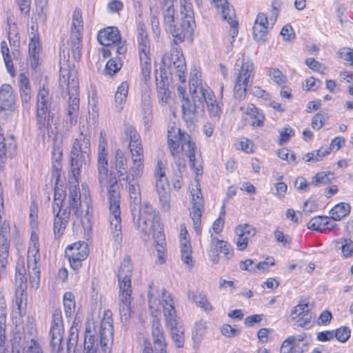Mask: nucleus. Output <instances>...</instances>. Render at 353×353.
Returning a JSON list of instances; mask_svg holds the SVG:
<instances>
[{"label": "nucleus", "mask_w": 353, "mask_h": 353, "mask_svg": "<svg viewBox=\"0 0 353 353\" xmlns=\"http://www.w3.org/2000/svg\"><path fill=\"white\" fill-rule=\"evenodd\" d=\"M132 265L129 256H125L122 261L117 273L119 285V310L122 321L127 322L131 317L132 308Z\"/></svg>", "instance_id": "obj_2"}, {"label": "nucleus", "mask_w": 353, "mask_h": 353, "mask_svg": "<svg viewBox=\"0 0 353 353\" xmlns=\"http://www.w3.org/2000/svg\"><path fill=\"white\" fill-rule=\"evenodd\" d=\"M68 202L69 207H66L65 208H68L70 211L72 210L73 211L74 215L76 216L77 218L80 217L82 214V212L80 210L81 207V199H72L71 200H68Z\"/></svg>", "instance_id": "obj_53"}, {"label": "nucleus", "mask_w": 353, "mask_h": 353, "mask_svg": "<svg viewBox=\"0 0 353 353\" xmlns=\"http://www.w3.org/2000/svg\"><path fill=\"white\" fill-rule=\"evenodd\" d=\"M128 88L127 81H123L117 88L115 94V103L118 112H121L123 109V104L125 103L128 93Z\"/></svg>", "instance_id": "obj_34"}, {"label": "nucleus", "mask_w": 353, "mask_h": 353, "mask_svg": "<svg viewBox=\"0 0 353 353\" xmlns=\"http://www.w3.org/2000/svg\"><path fill=\"white\" fill-rule=\"evenodd\" d=\"M238 59L234 68V85L233 88L234 97L239 100H243L249 86L253 81L254 76V66L250 61H241Z\"/></svg>", "instance_id": "obj_7"}, {"label": "nucleus", "mask_w": 353, "mask_h": 353, "mask_svg": "<svg viewBox=\"0 0 353 353\" xmlns=\"http://www.w3.org/2000/svg\"><path fill=\"white\" fill-rule=\"evenodd\" d=\"M240 110L243 114L248 115L252 119H254L252 125L254 127H261L263 125L265 117L263 114L254 106V105L248 104L246 106L241 107Z\"/></svg>", "instance_id": "obj_30"}, {"label": "nucleus", "mask_w": 353, "mask_h": 353, "mask_svg": "<svg viewBox=\"0 0 353 353\" xmlns=\"http://www.w3.org/2000/svg\"><path fill=\"white\" fill-rule=\"evenodd\" d=\"M83 34V23H72L70 37V48L72 57L76 61H79L81 58Z\"/></svg>", "instance_id": "obj_18"}, {"label": "nucleus", "mask_w": 353, "mask_h": 353, "mask_svg": "<svg viewBox=\"0 0 353 353\" xmlns=\"http://www.w3.org/2000/svg\"><path fill=\"white\" fill-rule=\"evenodd\" d=\"M96 333L94 323L88 321L84 333L85 353H97L98 347L103 353H111L114 341L112 319H103L97 336Z\"/></svg>", "instance_id": "obj_1"}, {"label": "nucleus", "mask_w": 353, "mask_h": 353, "mask_svg": "<svg viewBox=\"0 0 353 353\" xmlns=\"http://www.w3.org/2000/svg\"><path fill=\"white\" fill-rule=\"evenodd\" d=\"M196 23H169L166 30L173 39L171 45L176 46L185 40L192 43L194 39V30Z\"/></svg>", "instance_id": "obj_14"}, {"label": "nucleus", "mask_w": 353, "mask_h": 353, "mask_svg": "<svg viewBox=\"0 0 353 353\" xmlns=\"http://www.w3.org/2000/svg\"><path fill=\"white\" fill-rule=\"evenodd\" d=\"M6 307L5 303L0 305V353H13L16 351L19 353V349L16 345L17 337L14 336L12 342V351L10 352L4 347L6 341Z\"/></svg>", "instance_id": "obj_24"}, {"label": "nucleus", "mask_w": 353, "mask_h": 353, "mask_svg": "<svg viewBox=\"0 0 353 353\" xmlns=\"http://www.w3.org/2000/svg\"><path fill=\"white\" fill-rule=\"evenodd\" d=\"M196 90L199 95L201 97V100H202L204 105L205 103H206L207 107H208V105L217 103L215 96L209 87H197Z\"/></svg>", "instance_id": "obj_41"}, {"label": "nucleus", "mask_w": 353, "mask_h": 353, "mask_svg": "<svg viewBox=\"0 0 353 353\" xmlns=\"http://www.w3.org/2000/svg\"><path fill=\"white\" fill-rule=\"evenodd\" d=\"M268 74L279 85H283L287 81L286 77L278 68L270 69Z\"/></svg>", "instance_id": "obj_50"}, {"label": "nucleus", "mask_w": 353, "mask_h": 353, "mask_svg": "<svg viewBox=\"0 0 353 353\" xmlns=\"http://www.w3.org/2000/svg\"><path fill=\"white\" fill-rule=\"evenodd\" d=\"M17 143L14 137L11 135L6 138L0 131V170L4 168L7 157L12 158L16 152Z\"/></svg>", "instance_id": "obj_21"}, {"label": "nucleus", "mask_w": 353, "mask_h": 353, "mask_svg": "<svg viewBox=\"0 0 353 353\" xmlns=\"http://www.w3.org/2000/svg\"><path fill=\"white\" fill-rule=\"evenodd\" d=\"M188 232L181 233V259L183 262L190 267L193 266V261L192 257V248L189 239L187 238Z\"/></svg>", "instance_id": "obj_29"}, {"label": "nucleus", "mask_w": 353, "mask_h": 353, "mask_svg": "<svg viewBox=\"0 0 353 353\" xmlns=\"http://www.w3.org/2000/svg\"><path fill=\"white\" fill-rule=\"evenodd\" d=\"M324 216H318L312 218L307 223V229L323 232L324 231L325 221H323Z\"/></svg>", "instance_id": "obj_49"}, {"label": "nucleus", "mask_w": 353, "mask_h": 353, "mask_svg": "<svg viewBox=\"0 0 353 353\" xmlns=\"http://www.w3.org/2000/svg\"><path fill=\"white\" fill-rule=\"evenodd\" d=\"M40 259L39 248L34 244L28 252V268L30 283L32 288L37 289L40 282V268L37 265Z\"/></svg>", "instance_id": "obj_16"}, {"label": "nucleus", "mask_w": 353, "mask_h": 353, "mask_svg": "<svg viewBox=\"0 0 353 353\" xmlns=\"http://www.w3.org/2000/svg\"><path fill=\"white\" fill-rule=\"evenodd\" d=\"M334 337L341 342H346L350 336V329L346 326H342L334 331Z\"/></svg>", "instance_id": "obj_52"}, {"label": "nucleus", "mask_w": 353, "mask_h": 353, "mask_svg": "<svg viewBox=\"0 0 353 353\" xmlns=\"http://www.w3.org/2000/svg\"><path fill=\"white\" fill-rule=\"evenodd\" d=\"M183 22H195L192 4L189 0H180Z\"/></svg>", "instance_id": "obj_39"}, {"label": "nucleus", "mask_w": 353, "mask_h": 353, "mask_svg": "<svg viewBox=\"0 0 353 353\" xmlns=\"http://www.w3.org/2000/svg\"><path fill=\"white\" fill-rule=\"evenodd\" d=\"M334 179V173L331 172H319L312 178L311 185L314 186L327 185L330 183Z\"/></svg>", "instance_id": "obj_40"}, {"label": "nucleus", "mask_w": 353, "mask_h": 353, "mask_svg": "<svg viewBox=\"0 0 353 353\" xmlns=\"http://www.w3.org/2000/svg\"><path fill=\"white\" fill-rule=\"evenodd\" d=\"M107 141L103 132L100 133V138L98 146L97 154V170H98V181L101 190L107 186L108 173V150Z\"/></svg>", "instance_id": "obj_11"}, {"label": "nucleus", "mask_w": 353, "mask_h": 353, "mask_svg": "<svg viewBox=\"0 0 353 353\" xmlns=\"http://www.w3.org/2000/svg\"><path fill=\"white\" fill-rule=\"evenodd\" d=\"M122 66V60L121 57H117L110 59L105 65V72L109 76L114 75Z\"/></svg>", "instance_id": "obj_44"}, {"label": "nucleus", "mask_w": 353, "mask_h": 353, "mask_svg": "<svg viewBox=\"0 0 353 353\" xmlns=\"http://www.w3.org/2000/svg\"><path fill=\"white\" fill-rule=\"evenodd\" d=\"M294 135V132L291 127H290V126L285 127L280 132V138L279 140V144L283 145V143L288 141V140Z\"/></svg>", "instance_id": "obj_56"}, {"label": "nucleus", "mask_w": 353, "mask_h": 353, "mask_svg": "<svg viewBox=\"0 0 353 353\" xmlns=\"http://www.w3.org/2000/svg\"><path fill=\"white\" fill-rule=\"evenodd\" d=\"M350 212V205L348 203H340L331 209L330 214L334 221H340Z\"/></svg>", "instance_id": "obj_37"}, {"label": "nucleus", "mask_w": 353, "mask_h": 353, "mask_svg": "<svg viewBox=\"0 0 353 353\" xmlns=\"http://www.w3.org/2000/svg\"><path fill=\"white\" fill-rule=\"evenodd\" d=\"M151 336L153 344V353H168L167 351L168 344L165 340V334L160 319L157 315L154 316L152 322Z\"/></svg>", "instance_id": "obj_17"}, {"label": "nucleus", "mask_w": 353, "mask_h": 353, "mask_svg": "<svg viewBox=\"0 0 353 353\" xmlns=\"http://www.w3.org/2000/svg\"><path fill=\"white\" fill-rule=\"evenodd\" d=\"M52 97L48 88L45 85L40 86L37 95L36 119L39 130L42 132L51 128L54 115L55 105L52 103Z\"/></svg>", "instance_id": "obj_6"}, {"label": "nucleus", "mask_w": 353, "mask_h": 353, "mask_svg": "<svg viewBox=\"0 0 353 353\" xmlns=\"http://www.w3.org/2000/svg\"><path fill=\"white\" fill-rule=\"evenodd\" d=\"M168 72L165 68H160V72L158 74H156V81L157 90L161 89L168 88L169 81H168Z\"/></svg>", "instance_id": "obj_46"}, {"label": "nucleus", "mask_w": 353, "mask_h": 353, "mask_svg": "<svg viewBox=\"0 0 353 353\" xmlns=\"http://www.w3.org/2000/svg\"><path fill=\"white\" fill-rule=\"evenodd\" d=\"M188 298L205 312H210L213 309L203 292L189 290Z\"/></svg>", "instance_id": "obj_31"}, {"label": "nucleus", "mask_w": 353, "mask_h": 353, "mask_svg": "<svg viewBox=\"0 0 353 353\" xmlns=\"http://www.w3.org/2000/svg\"><path fill=\"white\" fill-rule=\"evenodd\" d=\"M10 244H0V272L4 271L8 263Z\"/></svg>", "instance_id": "obj_51"}, {"label": "nucleus", "mask_w": 353, "mask_h": 353, "mask_svg": "<svg viewBox=\"0 0 353 353\" xmlns=\"http://www.w3.org/2000/svg\"><path fill=\"white\" fill-rule=\"evenodd\" d=\"M125 133L130 139L129 148L132 154L134 166L131 168L133 176H140L143 168V149L140 136L136 129L130 125L125 128Z\"/></svg>", "instance_id": "obj_10"}, {"label": "nucleus", "mask_w": 353, "mask_h": 353, "mask_svg": "<svg viewBox=\"0 0 353 353\" xmlns=\"http://www.w3.org/2000/svg\"><path fill=\"white\" fill-rule=\"evenodd\" d=\"M163 67L170 75L175 74L181 83L185 82L187 67L182 50L178 45H171L169 54H165L162 58Z\"/></svg>", "instance_id": "obj_9"}, {"label": "nucleus", "mask_w": 353, "mask_h": 353, "mask_svg": "<svg viewBox=\"0 0 353 353\" xmlns=\"http://www.w3.org/2000/svg\"><path fill=\"white\" fill-rule=\"evenodd\" d=\"M274 236L278 242L283 244L284 247L289 246L291 244L292 240L290 236L285 235L283 232L276 230L274 232Z\"/></svg>", "instance_id": "obj_62"}, {"label": "nucleus", "mask_w": 353, "mask_h": 353, "mask_svg": "<svg viewBox=\"0 0 353 353\" xmlns=\"http://www.w3.org/2000/svg\"><path fill=\"white\" fill-rule=\"evenodd\" d=\"M221 13L223 19L228 22H236L234 20L236 17L234 9L227 1L221 6Z\"/></svg>", "instance_id": "obj_47"}, {"label": "nucleus", "mask_w": 353, "mask_h": 353, "mask_svg": "<svg viewBox=\"0 0 353 353\" xmlns=\"http://www.w3.org/2000/svg\"><path fill=\"white\" fill-rule=\"evenodd\" d=\"M110 168L114 169L120 180H129L128 176V159L124 152L120 149L115 151V154L112 159L110 161Z\"/></svg>", "instance_id": "obj_22"}, {"label": "nucleus", "mask_w": 353, "mask_h": 353, "mask_svg": "<svg viewBox=\"0 0 353 353\" xmlns=\"http://www.w3.org/2000/svg\"><path fill=\"white\" fill-rule=\"evenodd\" d=\"M74 324L75 321H74L72 326L69 330L66 350L63 349L61 342H59V349H51L52 353H70L72 351H75L79 339V331Z\"/></svg>", "instance_id": "obj_28"}, {"label": "nucleus", "mask_w": 353, "mask_h": 353, "mask_svg": "<svg viewBox=\"0 0 353 353\" xmlns=\"http://www.w3.org/2000/svg\"><path fill=\"white\" fill-rule=\"evenodd\" d=\"M341 250L345 257H350L353 253V241L350 239H343Z\"/></svg>", "instance_id": "obj_54"}, {"label": "nucleus", "mask_w": 353, "mask_h": 353, "mask_svg": "<svg viewBox=\"0 0 353 353\" xmlns=\"http://www.w3.org/2000/svg\"><path fill=\"white\" fill-rule=\"evenodd\" d=\"M201 97L196 88L192 92V100L187 97L184 99V101H182L183 117L186 123H192L195 119L196 114L204 111V104L201 100Z\"/></svg>", "instance_id": "obj_15"}, {"label": "nucleus", "mask_w": 353, "mask_h": 353, "mask_svg": "<svg viewBox=\"0 0 353 353\" xmlns=\"http://www.w3.org/2000/svg\"><path fill=\"white\" fill-rule=\"evenodd\" d=\"M10 226L9 224L4 222L0 230V244H10Z\"/></svg>", "instance_id": "obj_57"}, {"label": "nucleus", "mask_w": 353, "mask_h": 353, "mask_svg": "<svg viewBox=\"0 0 353 353\" xmlns=\"http://www.w3.org/2000/svg\"><path fill=\"white\" fill-rule=\"evenodd\" d=\"M54 214V234L56 239H59L63 234L68 223L70 210L64 208L63 212H55Z\"/></svg>", "instance_id": "obj_27"}, {"label": "nucleus", "mask_w": 353, "mask_h": 353, "mask_svg": "<svg viewBox=\"0 0 353 353\" xmlns=\"http://www.w3.org/2000/svg\"><path fill=\"white\" fill-rule=\"evenodd\" d=\"M90 137L81 132L72 143L70 160V170L77 184L81 173L88 168L90 162Z\"/></svg>", "instance_id": "obj_4"}, {"label": "nucleus", "mask_w": 353, "mask_h": 353, "mask_svg": "<svg viewBox=\"0 0 353 353\" xmlns=\"http://www.w3.org/2000/svg\"><path fill=\"white\" fill-rule=\"evenodd\" d=\"M170 319H165L167 328L170 330V334L175 346L177 348H181L184 345V328L183 323L179 321L178 317H172V314H168Z\"/></svg>", "instance_id": "obj_20"}, {"label": "nucleus", "mask_w": 353, "mask_h": 353, "mask_svg": "<svg viewBox=\"0 0 353 353\" xmlns=\"http://www.w3.org/2000/svg\"><path fill=\"white\" fill-rule=\"evenodd\" d=\"M137 226L143 234V239L148 241L151 232L156 243H165L163 225L160 223L158 212L148 203H144L139 209Z\"/></svg>", "instance_id": "obj_3"}, {"label": "nucleus", "mask_w": 353, "mask_h": 353, "mask_svg": "<svg viewBox=\"0 0 353 353\" xmlns=\"http://www.w3.org/2000/svg\"><path fill=\"white\" fill-rule=\"evenodd\" d=\"M79 99L77 97H69L68 99V115L69 119H67V121L69 120L71 124L77 122V114L79 112Z\"/></svg>", "instance_id": "obj_38"}, {"label": "nucleus", "mask_w": 353, "mask_h": 353, "mask_svg": "<svg viewBox=\"0 0 353 353\" xmlns=\"http://www.w3.org/2000/svg\"><path fill=\"white\" fill-rule=\"evenodd\" d=\"M296 341L294 336L287 338L283 342L280 349L281 353H292L293 344Z\"/></svg>", "instance_id": "obj_55"}, {"label": "nucleus", "mask_w": 353, "mask_h": 353, "mask_svg": "<svg viewBox=\"0 0 353 353\" xmlns=\"http://www.w3.org/2000/svg\"><path fill=\"white\" fill-rule=\"evenodd\" d=\"M312 316L311 314H306L299 318L296 322V325L297 327H303L306 330L310 329L312 327V324L311 323Z\"/></svg>", "instance_id": "obj_60"}, {"label": "nucleus", "mask_w": 353, "mask_h": 353, "mask_svg": "<svg viewBox=\"0 0 353 353\" xmlns=\"http://www.w3.org/2000/svg\"><path fill=\"white\" fill-rule=\"evenodd\" d=\"M78 79L72 74H68V91L69 97H77L79 94Z\"/></svg>", "instance_id": "obj_48"}, {"label": "nucleus", "mask_w": 353, "mask_h": 353, "mask_svg": "<svg viewBox=\"0 0 353 353\" xmlns=\"http://www.w3.org/2000/svg\"><path fill=\"white\" fill-rule=\"evenodd\" d=\"M273 23H254L252 33L254 39L258 42H265L268 30L272 28Z\"/></svg>", "instance_id": "obj_35"}, {"label": "nucleus", "mask_w": 353, "mask_h": 353, "mask_svg": "<svg viewBox=\"0 0 353 353\" xmlns=\"http://www.w3.org/2000/svg\"><path fill=\"white\" fill-rule=\"evenodd\" d=\"M192 210L190 212L192 219L199 220L201 219L202 213L203 211V204L202 198L199 196L195 197V195L192 193Z\"/></svg>", "instance_id": "obj_42"}, {"label": "nucleus", "mask_w": 353, "mask_h": 353, "mask_svg": "<svg viewBox=\"0 0 353 353\" xmlns=\"http://www.w3.org/2000/svg\"><path fill=\"white\" fill-rule=\"evenodd\" d=\"M97 39L104 46L114 44L121 40L119 30L116 27H107L99 32Z\"/></svg>", "instance_id": "obj_26"}, {"label": "nucleus", "mask_w": 353, "mask_h": 353, "mask_svg": "<svg viewBox=\"0 0 353 353\" xmlns=\"http://www.w3.org/2000/svg\"><path fill=\"white\" fill-rule=\"evenodd\" d=\"M235 233L238 236L236 241L237 249L243 251L247 248L248 239L255 235V229L250 225H239L235 228Z\"/></svg>", "instance_id": "obj_25"}, {"label": "nucleus", "mask_w": 353, "mask_h": 353, "mask_svg": "<svg viewBox=\"0 0 353 353\" xmlns=\"http://www.w3.org/2000/svg\"><path fill=\"white\" fill-rule=\"evenodd\" d=\"M156 249L157 252L158 261L160 264L165 262L167 250L165 243H156Z\"/></svg>", "instance_id": "obj_61"}, {"label": "nucleus", "mask_w": 353, "mask_h": 353, "mask_svg": "<svg viewBox=\"0 0 353 353\" xmlns=\"http://www.w3.org/2000/svg\"><path fill=\"white\" fill-rule=\"evenodd\" d=\"M169 139L180 141L181 150L187 154L190 167L194 170L196 175L201 174L202 171L201 161L196 158V145L194 142L190 141V135L183 132L174 123L168 125V141H169Z\"/></svg>", "instance_id": "obj_8"}, {"label": "nucleus", "mask_w": 353, "mask_h": 353, "mask_svg": "<svg viewBox=\"0 0 353 353\" xmlns=\"http://www.w3.org/2000/svg\"><path fill=\"white\" fill-rule=\"evenodd\" d=\"M339 57L345 61H350L351 65H353V49L343 48L339 52Z\"/></svg>", "instance_id": "obj_64"}, {"label": "nucleus", "mask_w": 353, "mask_h": 353, "mask_svg": "<svg viewBox=\"0 0 353 353\" xmlns=\"http://www.w3.org/2000/svg\"><path fill=\"white\" fill-rule=\"evenodd\" d=\"M283 40L290 41L295 38V33L290 23H287L281 30Z\"/></svg>", "instance_id": "obj_59"}, {"label": "nucleus", "mask_w": 353, "mask_h": 353, "mask_svg": "<svg viewBox=\"0 0 353 353\" xmlns=\"http://www.w3.org/2000/svg\"><path fill=\"white\" fill-rule=\"evenodd\" d=\"M110 170V179L108 189V200L110 210V223L112 236L116 242L120 243L122 241L121 237V196L118 181L115 176H112Z\"/></svg>", "instance_id": "obj_5"}, {"label": "nucleus", "mask_w": 353, "mask_h": 353, "mask_svg": "<svg viewBox=\"0 0 353 353\" xmlns=\"http://www.w3.org/2000/svg\"><path fill=\"white\" fill-rule=\"evenodd\" d=\"M88 244L83 241L69 245L65 250V256L74 270H78L82 266L81 262L88 257Z\"/></svg>", "instance_id": "obj_13"}, {"label": "nucleus", "mask_w": 353, "mask_h": 353, "mask_svg": "<svg viewBox=\"0 0 353 353\" xmlns=\"http://www.w3.org/2000/svg\"><path fill=\"white\" fill-rule=\"evenodd\" d=\"M156 179V190L159 195V201L162 209L168 211L170 204V185L167 180L165 173L162 169V163L158 162L154 174Z\"/></svg>", "instance_id": "obj_12"}, {"label": "nucleus", "mask_w": 353, "mask_h": 353, "mask_svg": "<svg viewBox=\"0 0 353 353\" xmlns=\"http://www.w3.org/2000/svg\"><path fill=\"white\" fill-rule=\"evenodd\" d=\"M64 332L63 323H52L50 330L51 349H59V342H61Z\"/></svg>", "instance_id": "obj_32"}, {"label": "nucleus", "mask_w": 353, "mask_h": 353, "mask_svg": "<svg viewBox=\"0 0 353 353\" xmlns=\"http://www.w3.org/2000/svg\"><path fill=\"white\" fill-rule=\"evenodd\" d=\"M221 332L223 336L231 338L238 336L240 334L241 330L232 327L229 324H225L222 326Z\"/></svg>", "instance_id": "obj_58"}, {"label": "nucleus", "mask_w": 353, "mask_h": 353, "mask_svg": "<svg viewBox=\"0 0 353 353\" xmlns=\"http://www.w3.org/2000/svg\"><path fill=\"white\" fill-rule=\"evenodd\" d=\"M152 285L153 283L149 285V290L148 292V304L153 316L155 315L158 316L157 313L160 305V300L154 296L153 294Z\"/></svg>", "instance_id": "obj_45"}, {"label": "nucleus", "mask_w": 353, "mask_h": 353, "mask_svg": "<svg viewBox=\"0 0 353 353\" xmlns=\"http://www.w3.org/2000/svg\"><path fill=\"white\" fill-rule=\"evenodd\" d=\"M63 306L65 314L67 317H70L75 309L74 296L70 292H67L63 295Z\"/></svg>", "instance_id": "obj_43"}, {"label": "nucleus", "mask_w": 353, "mask_h": 353, "mask_svg": "<svg viewBox=\"0 0 353 353\" xmlns=\"http://www.w3.org/2000/svg\"><path fill=\"white\" fill-rule=\"evenodd\" d=\"M63 143L62 139H59L55 136L52 139V176L57 180V183L60 180L61 171L62 168V157H63Z\"/></svg>", "instance_id": "obj_19"}, {"label": "nucleus", "mask_w": 353, "mask_h": 353, "mask_svg": "<svg viewBox=\"0 0 353 353\" xmlns=\"http://www.w3.org/2000/svg\"><path fill=\"white\" fill-rule=\"evenodd\" d=\"M144 24L143 23L139 30L137 35V41L139 45V50L140 52V60L143 61V56L150 54V41L148 38L146 30L143 28Z\"/></svg>", "instance_id": "obj_33"}, {"label": "nucleus", "mask_w": 353, "mask_h": 353, "mask_svg": "<svg viewBox=\"0 0 353 353\" xmlns=\"http://www.w3.org/2000/svg\"><path fill=\"white\" fill-rule=\"evenodd\" d=\"M325 116L321 113L316 114L312 119V128L314 130H319L324 125Z\"/></svg>", "instance_id": "obj_63"}, {"label": "nucleus", "mask_w": 353, "mask_h": 353, "mask_svg": "<svg viewBox=\"0 0 353 353\" xmlns=\"http://www.w3.org/2000/svg\"><path fill=\"white\" fill-rule=\"evenodd\" d=\"M15 105V95L12 86L9 84H3L0 87V112L13 111Z\"/></svg>", "instance_id": "obj_23"}, {"label": "nucleus", "mask_w": 353, "mask_h": 353, "mask_svg": "<svg viewBox=\"0 0 353 353\" xmlns=\"http://www.w3.org/2000/svg\"><path fill=\"white\" fill-rule=\"evenodd\" d=\"M162 298L163 301L165 302V305H163L165 319H170V316L168 315L170 313L172 314V318L176 317L177 315L174 307L172 296L165 289H163Z\"/></svg>", "instance_id": "obj_36"}]
</instances>
